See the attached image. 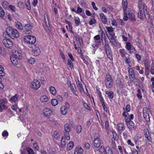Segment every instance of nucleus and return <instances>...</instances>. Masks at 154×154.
<instances>
[{
  "label": "nucleus",
  "mask_w": 154,
  "mask_h": 154,
  "mask_svg": "<svg viewBox=\"0 0 154 154\" xmlns=\"http://www.w3.org/2000/svg\"><path fill=\"white\" fill-rule=\"evenodd\" d=\"M18 97V96L16 94H15V95L13 96L12 97L10 98V102L11 103H12L13 102H16L17 100Z\"/></svg>",
  "instance_id": "7c9ffc66"
},
{
  "label": "nucleus",
  "mask_w": 154,
  "mask_h": 154,
  "mask_svg": "<svg viewBox=\"0 0 154 154\" xmlns=\"http://www.w3.org/2000/svg\"><path fill=\"white\" fill-rule=\"evenodd\" d=\"M118 129L119 131H122L123 130L125 129V128L124 124L122 123L119 124L117 125Z\"/></svg>",
  "instance_id": "cd10ccee"
},
{
  "label": "nucleus",
  "mask_w": 154,
  "mask_h": 154,
  "mask_svg": "<svg viewBox=\"0 0 154 154\" xmlns=\"http://www.w3.org/2000/svg\"><path fill=\"white\" fill-rule=\"evenodd\" d=\"M132 152L133 154H138V151L134 148L132 150Z\"/></svg>",
  "instance_id": "774afa93"
},
{
  "label": "nucleus",
  "mask_w": 154,
  "mask_h": 154,
  "mask_svg": "<svg viewBox=\"0 0 154 154\" xmlns=\"http://www.w3.org/2000/svg\"><path fill=\"white\" fill-rule=\"evenodd\" d=\"M127 125L128 128L129 129L130 131L132 130L134 127V124L132 121H129L127 122Z\"/></svg>",
  "instance_id": "4be33fe9"
},
{
  "label": "nucleus",
  "mask_w": 154,
  "mask_h": 154,
  "mask_svg": "<svg viewBox=\"0 0 154 154\" xmlns=\"http://www.w3.org/2000/svg\"><path fill=\"white\" fill-rule=\"evenodd\" d=\"M100 17L102 22L104 24H106L107 22V20L104 15L103 14H100Z\"/></svg>",
  "instance_id": "393cba45"
},
{
  "label": "nucleus",
  "mask_w": 154,
  "mask_h": 154,
  "mask_svg": "<svg viewBox=\"0 0 154 154\" xmlns=\"http://www.w3.org/2000/svg\"><path fill=\"white\" fill-rule=\"evenodd\" d=\"M57 100L58 101L61 102L63 100V98L60 95H58L57 97Z\"/></svg>",
  "instance_id": "69168bd1"
},
{
  "label": "nucleus",
  "mask_w": 154,
  "mask_h": 154,
  "mask_svg": "<svg viewBox=\"0 0 154 154\" xmlns=\"http://www.w3.org/2000/svg\"><path fill=\"white\" fill-rule=\"evenodd\" d=\"M124 16L123 19L125 21L128 20V18L131 20L132 21H135L136 20L135 16L131 10H124Z\"/></svg>",
  "instance_id": "f03ea898"
},
{
  "label": "nucleus",
  "mask_w": 154,
  "mask_h": 154,
  "mask_svg": "<svg viewBox=\"0 0 154 154\" xmlns=\"http://www.w3.org/2000/svg\"><path fill=\"white\" fill-rule=\"evenodd\" d=\"M125 63L128 65V66L131 67V66L130 63H131V59L129 57H125Z\"/></svg>",
  "instance_id": "c85d7f7f"
},
{
  "label": "nucleus",
  "mask_w": 154,
  "mask_h": 154,
  "mask_svg": "<svg viewBox=\"0 0 154 154\" xmlns=\"http://www.w3.org/2000/svg\"><path fill=\"white\" fill-rule=\"evenodd\" d=\"M40 100L43 102H47L48 100V98L45 95L42 96L40 98Z\"/></svg>",
  "instance_id": "2f4dec72"
},
{
  "label": "nucleus",
  "mask_w": 154,
  "mask_h": 154,
  "mask_svg": "<svg viewBox=\"0 0 154 154\" xmlns=\"http://www.w3.org/2000/svg\"><path fill=\"white\" fill-rule=\"evenodd\" d=\"M107 35L108 37V38L109 40V42L113 39H114V34H109V35L107 34Z\"/></svg>",
  "instance_id": "49530a36"
},
{
  "label": "nucleus",
  "mask_w": 154,
  "mask_h": 154,
  "mask_svg": "<svg viewBox=\"0 0 154 154\" xmlns=\"http://www.w3.org/2000/svg\"><path fill=\"white\" fill-rule=\"evenodd\" d=\"M13 56L19 59H20L21 58V54L18 51H15L14 55Z\"/></svg>",
  "instance_id": "bb28decb"
},
{
  "label": "nucleus",
  "mask_w": 154,
  "mask_h": 154,
  "mask_svg": "<svg viewBox=\"0 0 154 154\" xmlns=\"http://www.w3.org/2000/svg\"><path fill=\"white\" fill-rule=\"evenodd\" d=\"M25 149L27 152L28 154H35L31 148L29 147H26Z\"/></svg>",
  "instance_id": "58836bf2"
},
{
  "label": "nucleus",
  "mask_w": 154,
  "mask_h": 154,
  "mask_svg": "<svg viewBox=\"0 0 154 154\" xmlns=\"http://www.w3.org/2000/svg\"><path fill=\"white\" fill-rule=\"evenodd\" d=\"M144 15L143 10H140L138 13V17L141 19H143V16Z\"/></svg>",
  "instance_id": "e433bc0d"
},
{
  "label": "nucleus",
  "mask_w": 154,
  "mask_h": 154,
  "mask_svg": "<svg viewBox=\"0 0 154 154\" xmlns=\"http://www.w3.org/2000/svg\"><path fill=\"white\" fill-rule=\"evenodd\" d=\"M130 81L133 82L136 85H138L139 84V80L135 77L133 79V80H131Z\"/></svg>",
  "instance_id": "a18cd8bd"
},
{
  "label": "nucleus",
  "mask_w": 154,
  "mask_h": 154,
  "mask_svg": "<svg viewBox=\"0 0 154 154\" xmlns=\"http://www.w3.org/2000/svg\"><path fill=\"white\" fill-rule=\"evenodd\" d=\"M33 48L32 52H33L35 55L38 56L40 54L41 51L39 47L36 46H34Z\"/></svg>",
  "instance_id": "4468645a"
},
{
  "label": "nucleus",
  "mask_w": 154,
  "mask_h": 154,
  "mask_svg": "<svg viewBox=\"0 0 154 154\" xmlns=\"http://www.w3.org/2000/svg\"><path fill=\"white\" fill-rule=\"evenodd\" d=\"M106 28L109 34H112V32L113 31V29L112 28L109 27H106Z\"/></svg>",
  "instance_id": "ea45409f"
},
{
  "label": "nucleus",
  "mask_w": 154,
  "mask_h": 154,
  "mask_svg": "<svg viewBox=\"0 0 154 154\" xmlns=\"http://www.w3.org/2000/svg\"><path fill=\"white\" fill-rule=\"evenodd\" d=\"M2 135L3 137H5L6 136L7 137L8 135V133L6 131L4 130L3 132Z\"/></svg>",
  "instance_id": "052dcab7"
},
{
  "label": "nucleus",
  "mask_w": 154,
  "mask_h": 154,
  "mask_svg": "<svg viewBox=\"0 0 154 154\" xmlns=\"http://www.w3.org/2000/svg\"><path fill=\"white\" fill-rule=\"evenodd\" d=\"M25 42L29 44H33L36 41L35 37L32 35H26L24 38Z\"/></svg>",
  "instance_id": "39448f33"
},
{
  "label": "nucleus",
  "mask_w": 154,
  "mask_h": 154,
  "mask_svg": "<svg viewBox=\"0 0 154 154\" xmlns=\"http://www.w3.org/2000/svg\"><path fill=\"white\" fill-rule=\"evenodd\" d=\"M17 58H16L13 55L10 57V59L12 63L13 64L15 65H17L18 64Z\"/></svg>",
  "instance_id": "5701e85b"
},
{
  "label": "nucleus",
  "mask_w": 154,
  "mask_h": 154,
  "mask_svg": "<svg viewBox=\"0 0 154 154\" xmlns=\"http://www.w3.org/2000/svg\"><path fill=\"white\" fill-rule=\"evenodd\" d=\"M84 146L87 149H89L90 147V144L88 143H84Z\"/></svg>",
  "instance_id": "e2e57ef3"
},
{
  "label": "nucleus",
  "mask_w": 154,
  "mask_h": 154,
  "mask_svg": "<svg viewBox=\"0 0 154 154\" xmlns=\"http://www.w3.org/2000/svg\"><path fill=\"white\" fill-rule=\"evenodd\" d=\"M106 94L107 95L109 99H112L113 97V93L112 91H106Z\"/></svg>",
  "instance_id": "473e14b6"
},
{
  "label": "nucleus",
  "mask_w": 154,
  "mask_h": 154,
  "mask_svg": "<svg viewBox=\"0 0 154 154\" xmlns=\"http://www.w3.org/2000/svg\"><path fill=\"white\" fill-rule=\"evenodd\" d=\"M54 137L56 139H58L60 137V134L57 131H55L54 133Z\"/></svg>",
  "instance_id": "c03bdc74"
},
{
  "label": "nucleus",
  "mask_w": 154,
  "mask_h": 154,
  "mask_svg": "<svg viewBox=\"0 0 154 154\" xmlns=\"http://www.w3.org/2000/svg\"><path fill=\"white\" fill-rule=\"evenodd\" d=\"M74 146V143L72 141L69 142L67 146V149L68 150H70Z\"/></svg>",
  "instance_id": "c756f323"
},
{
  "label": "nucleus",
  "mask_w": 154,
  "mask_h": 154,
  "mask_svg": "<svg viewBox=\"0 0 154 154\" xmlns=\"http://www.w3.org/2000/svg\"><path fill=\"white\" fill-rule=\"evenodd\" d=\"M40 82L36 80H34L31 84V87L34 89L37 90L40 87Z\"/></svg>",
  "instance_id": "9d476101"
},
{
  "label": "nucleus",
  "mask_w": 154,
  "mask_h": 154,
  "mask_svg": "<svg viewBox=\"0 0 154 154\" xmlns=\"http://www.w3.org/2000/svg\"><path fill=\"white\" fill-rule=\"evenodd\" d=\"M119 54L121 55V57L124 58L126 57V55L127 54V53L126 51L124 49H120L119 50Z\"/></svg>",
  "instance_id": "a211bd4d"
},
{
  "label": "nucleus",
  "mask_w": 154,
  "mask_h": 154,
  "mask_svg": "<svg viewBox=\"0 0 154 154\" xmlns=\"http://www.w3.org/2000/svg\"><path fill=\"white\" fill-rule=\"evenodd\" d=\"M44 115L47 118H49L52 113L51 110L48 108H45L43 110Z\"/></svg>",
  "instance_id": "f8f14e48"
},
{
  "label": "nucleus",
  "mask_w": 154,
  "mask_h": 154,
  "mask_svg": "<svg viewBox=\"0 0 154 154\" xmlns=\"http://www.w3.org/2000/svg\"><path fill=\"white\" fill-rule=\"evenodd\" d=\"M109 42L110 43H111L112 45L115 46H116L117 45V43L115 39H113L112 40H111Z\"/></svg>",
  "instance_id": "864d4df0"
},
{
  "label": "nucleus",
  "mask_w": 154,
  "mask_h": 154,
  "mask_svg": "<svg viewBox=\"0 0 154 154\" xmlns=\"http://www.w3.org/2000/svg\"><path fill=\"white\" fill-rule=\"evenodd\" d=\"M25 33L26 34H29L32 33V29L33 28L32 24L28 23L26 24L24 26Z\"/></svg>",
  "instance_id": "1a4fd4ad"
},
{
  "label": "nucleus",
  "mask_w": 154,
  "mask_h": 154,
  "mask_svg": "<svg viewBox=\"0 0 154 154\" xmlns=\"http://www.w3.org/2000/svg\"><path fill=\"white\" fill-rule=\"evenodd\" d=\"M49 90L51 94L53 95H55L56 93V91L54 87L53 86L50 87Z\"/></svg>",
  "instance_id": "c9c22d12"
},
{
  "label": "nucleus",
  "mask_w": 154,
  "mask_h": 154,
  "mask_svg": "<svg viewBox=\"0 0 154 154\" xmlns=\"http://www.w3.org/2000/svg\"><path fill=\"white\" fill-rule=\"evenodd\" d=\"M128 72L130 81L133 80V79L135 77L133 70L132 68H130L129 69Z\"/></svg>",
  "instance_id": "dca6fc26"
},
{
  "label": "nucleus",
  "mask_w": 154,
  "mask_h": 154,
  "mask_svg": "<svg viewBox=\"0 0 154 154\" xmlns=\"http://www.w3.org/2000/svg\"><path fill=\"white\" fill-rule=\"evenodd\" d=\"M5 106L3 103H0V112H2L3 110L5 108Z\"/></svg>",
  "instance_id": "3c124183"
},
{
  "label": "nucleus",
  "mask_w": 154,
  "mask_h": 154,
  "mask_svg": "<svg viewBox=\"0 0 154 154\" xmlns=\"http://www.w3.org/2000/svg\"><path fill=\"white\" fill-rule=\"evenodd\" d=\"M15 26L17 28L20 30H22L23 29V27L22 24L18 21L15 22Z\"/></svg>",
  "instance_id": "b1692460"
},
{
  "label": "nucleus",
  "mask_w": 154,
  "mask_h": 154,
  "mask_svg": "<svg viewBox=\"0 0 154 154\" xmlns=\"http://www.w3.org/2000/svg\"><path fill=\"white\" fill-rule=\"evenodd\" d=\"M2 42L5 46L8 48H11L13 46L12 42L7 38L4 39L3 40Z\"/></svg>",
  "instance_id": "6e6552de"
},
{
  "label": "nucleus",
  "mask_w": 154,
  "mask_h": 154,
  "mask_svg": "<svg viewBox=\"0 0 154 154\" xmlns=\"http://www.w3.org/2000/svg\"><path fill=\"white\" fill-rule=\"evenodd\" d=\"M74 20L75 23L77 26L79 25L80 23V20L79 18L78 17H74Z\"/></svg>",
  "instance_id": "de8ad7c7"
},
{
  "label": "nucleus",
  "mask_w": 154,
  "mask_h": 154,
  "mask_svg": "<svg viewBox=\"0 0 154 154\" xmlns=\"http://www.w3.org/2000/svg\"><path fill=\"white\" fill-rule=\"evenodd\" d=\"M70 89L72 92L75 94V95H76L75 91V85L74 84H72L71 85Z\"/></svg>",
  "instance_id": "4c0bfd02"
},
{
  "label": "nucleus",
  "mask_w": 154,
  "mask_h": 154,
  "mask_svg": "<svg viewBox=\"0 0 154 154\" xmlns=\"http://www.w3.org/2000/svg\"><path fill=\"white\" fill-rule=\"evenodd\" d=\"M131 110V106L129 104H127L126 107V110L127 112H129Z\"/></svg>",
  "instance_id": "338daca9"
},
{
  "label": "nucleus",
  "mask_w": 154,
  "mask_h": 154,
  "mask_svg": "<svg viewBox=\"0 0 154 154\" xmlns=\"http://www.w3.org/2000/svg\"><path fill=\"white\" fill-rule=\"evenodd\" d=\"M77 85L79 90L81 92L84 91L82 85L79 82V81H78V82H77Z\"/></svg>",
  "instance_id": "72a5a7b5"
},
{
  "label": "nucleus",
  "mask_w": 154,
  "mask_h": 154,
  "mask_svg": "<svg viewBox=\"0 0 154 154\" xmlns=\"http://www.w3.org/2000/svg\"><path fill=\"white\" fill-rule=\"evenodd\" d=\"M143 110L144 119L146 121L149 122L150 121L149 113L151 111L150 108H149L144 107L143 108Z\"/></svg>",
  "instance_id": "423d86ee"
},
{
  "label": "nucleus",
  "mask_w": 154,
  "mask_h": 154,
  "mask_svg": "<svg viewBox=\"0 0 154 154\" xmlns=\"http://www.w3.org/2000/svg\"><path fill=\"white\" fill-rule=\"evenodd\" d=\"M105 82L107 88H111L112 87L113 83V80L109 73H107L106 75Z\"/></svg>",
  "instance_id": "7ed1b4c3"
},
{
  "label": "nucleus",
  "mask_w": 154,
  "mask_h": 154,
  "mask_svg": "<svg viewBox=\"0 0 154 154\" xmlns=\"http://www.w3.org/2000/svg\"><path fill=\"white\" fill-rule=\"evenodd\" d=\"M137 93V97L140 98H141L142 96L141 93V91L140 89H138Z\"/></svg>",
  "instance_id": "6e6d98bb"
},
{
  "label": "nucleus",
  "mask_w": 154,
  "mask_h": 154,
  "mask_svg": "<svg viewBox=\"0 0 154 154\" xmlns=\"http://www.w3.org/2000/svg\"><path fill=\"white\" fill-rule=\"evenodd\" d=\"M127 0H123L122 6L123 10H127Z\"/></svg>",
  "instance_id": "f704fd0d"
},
{
  "label": "nucleus",
  "mask_w": 154,
  "mask_h": 154,
  "mask_svg": "<svg viewBox=\"0 0 154 154\" xmlns=\"http://www.w3.org/2000/svg\"><path fill=\"white\" fill-rule=\"evenodd\" d=\"M150 72L152 75H154V63H152L151 64Z\"/></svg>",
  "instance_id": "bf43d9fd"
},
{
  "label": "nucleus",
  "mask_w": 154,
  "mask_h": 154,
  "mask_svg": "<svg viewBox=\"0 0 154 154\" xmlns=\"http://www.w3.org/2000/svg\"><path fill=\"white\" fill-rule=\"evenodd\" d=\"M96 22V20L94 19H92L89 22V24L90 25L95 24Z\"/></svg>",
  "instance_id": "0e129e2a"
},
{
  "label": "nucleus",
  "mask_w": 154,
  "mask_h": 154,
  "mask_svg": "<svg viewBox=\"0 0 154 154\" xmlns=\"http://www.w3.org/2000/svg\"><path fill=\"white\" fill-rule=\"evenodd\" d=\"M52 104L54 106L57 105L58 103V101L56 99H52L51 100Z\"/></svg>",
  "instance_id": "79ce46f5"
},
{
  "label": "nucleus",
  "mask_w": 154,
  "mask_h": 154,
  "mask_svg": "<svg viewBox=\"0 0 154 154\" xmlns=\"http://www.w3.org/2000/svg\"><path fill=\"white\" fill-rule=\"evenodd\" d=\"M6 34L12 39L18 38L19 36V32L18 30L11 27H8L6 29Z\"/></svg>",
  "instance_id": "f257e3e1"
},
{
  "label": "nucleus",
  "mask_w": 154,
  "mask_h": 154,
  "mask_svg": "<svg viewBox=\"0 0 154 154\" xmlns=\"http://www.w3.org/2000/svg\"><path fill=\"white\" fill-rule=\"evenodd\" d=\"M136 51L135 48L132 46V47L128 50L129 51L130 53H132Z\"/></svg>",
  "instance_id": "13d9d810"
},
{
  "label": "nucleus",
  "mask_w": 154,
  "mask_h": 154,
  "mask_svg": "<svg viewBox=\"0 0 154 154\" xmlns=\"http://www.w3.org/2000/svg\"><path fill=\"white\" fill-rule=\"evenodd\" d=\"M70 106L69 103H66L64 105L60 108L61 113L63 115H66L68 109L69 108Z\"/></svg>",
  "instance_id": "0eeeda50"
},
{
  "label": "nucleus",
  "mask_w": 154,
  "mask_h": 154,
  "mask_svg": "<svg viewBox=\"0 0 154 154\" xmlns=\"http://www.w3.org/2000/svg\"><path fill=\"white\" fill-rule=\"evenodd\" d=\"M143 13L146 18L147 20H149V19L150 16L147 13V10H143Z\"/></svg>",
  "instance_id": "37998d69"
},
{
  "label": "nucleus",
  "mask_w": 154,
  "mask_h": 154,
  "mask_svg": "<svg viewBox=\"0 0 154 154\" xmlns=\"http://www.w3.org/2000/svg\"><path fill=\"white\" fill-rule=\"evenodd\" d=\"M116 83L117 85L119 86L121 88H123L124 86L123 83L122 82L120 78H118L116 81Z\"/></svg>",
  "instance_id": "6ab92c4d"
},
{
  "label": "nucleus",
  "mask_w": 154,
  "mask_h": 154,
  "mask_svg": "<svg viewBox=\"0 0 154 154\" xmlns=\"http://www.w3.org/2000/svg\"><path fill=\"white\" fill-rule=\"evenodd\" d=\"M82 130V127L80 125H78L77 126L76 131L78 133H80Z\"/></svg>",
  "instance_id": "5fc2aeb1"
},
{
  "label": "nucleus",
  "mask_w": 154,
  "mask_h": 154,
  "mask_svg": "<svg viewBox=\"0 0 154 154\" xmlns=\"http://www.w3.org/2000/svg\"><path fill=\"white\" fill-rule=\"evenodd\" d=\"M138 7L139 10H147L146 6L142 2V0H139Z\"/></svg>",
  "instance_id": "ddd939ff"
},
{
  "label": "nucleus",
  "mask_w": 154,
  "mask_h": 154,
  "mask_svg": "<svg viewBox=\"0 0 154 154\" xmlns=\"http://www.w3.org/2000/svg\"><path fill=\"white\" fill-rule=\"evenodd\" d=\"M65 134H68L71 131V127L68 124H66L64 125Z\"/></svg>",
  "instance_id": "412c9836"
},
{
  "label": "nucleus",
  "mask_w": 154,
  "mask_h": 154,
  "mask_svg": "<svg viewBox=\"0 0 154 154\" xmlns=\"http://www.w3.org/2000/svg\"><path fill=\"white\" fill-rule=\"evenodd\" d=\"M112 134H113V139L115 140H117L118 139V136L116 134V133L115 132H112Z\"/></svg>",
  "instance_id": "8fccbe9b"
},
{
  "label": "nucleus",
  "mask_w": 154,
  "mask_h": 154,
  "mask_svg": "<svg viewBox=\"0 0 154 154\" xmlns=\"http://www.w3.org/2000/svg\"><path fill=\"white\" fill-rule=\"evenodd\" d=\"M106 154H113L112 149L109 146H106L105 148V152Z\"/></svg>",
  "instance_id": "a878e982"
},
{
  "label": "nucleus",
  "mask_w": 154,
  "mask_h": 154,
  "mask_svg": "<svg viewBox=\"0 0 154 154\" xmlns=\"http://www.w3.org/2000/svg\"><path fill=\"white\" fill-rule=\"evenodd\" d=\"M144 134L147 139L150 142H152V139L151 135L149 132V131L147 128H145L144 130Z\"/></svg>",
  "instance_id": "9b49d317"
},
{
  "label": "nucleus",
  "mask_w": 154,
  "mask_h": 154,
  "mask_svg": "<svg viewBox=\"0 0 154 154\" xmlns=\"http://www.w3.org/2000/svg\"><path fill=\"white\" fill-rule=\"evenodd\" d=\"M83 152V150L81 147L80 146L75 149L74 154H82Z\"/></svg>",
  "instance_id": "aec40b11"
},
{
  "label": "nucleus",
  "mask_w": 154,
  "mask_h": 154,
  "mask_svg": "<svg viewBox=\"0 0 154 154\" xmlns=\"http://www.w3.org/2000/svg\"><path fill=\"white\" fill-rule=\"evenodd\" d=\"M132 45L130 42H126V45L125 46V48L128 51L132 47Z\"/></svg>",
  "instance_id": "a19ab883"
},
{
  "label": "nucleus",
  "mask_w": 154,
  "mask_h": 154,
  "mask_svg": "<svg viewBox=\"0 0 154 154\" xmlns=\"http://www.w3.org/2000/svg\"><path fill=\"white\" fill-rule=\"evenodd\" d=\"M99 151L101 152H105V148L103 146H101L99 148Z\"/></svg>",
  "instance_id": "680f3d73"
},
{
  "label": "nucleus",
  "mask_w": 154,
  "mask_h": 154,
  "mask_svg": "<svg viewBox=\"0 0 154 154\" xmlns=\"http://www.w3.org/2000/svg\"><path fill=\"white\" fill-rule=\"evenodd\" d=\"M100 35H96L94 37V39L95 43L97 44H100L101 43V42L100 40Z\"/></svg>",
  "instance_id": "f3484780"
},
{
  "label": "nucleus",
  "mask_w": 154,
  "mask_h": 154,
  "mask_svg": "<svg viewBox=\"0 0 154 154\" xmlns=\"http://www.w3.org/2000/svg\"><path fill=\"white\" fill-rule=\"evenodd\" d=\"M104 51L108 58L110 60L113 59L111 49L108 44H105L104 46Z\"/></svg>",
  "instance_id": "20e7f679"
},
{
  "label": "nucleus",
  "mask_w": 154,
  "mask_h": 154,
  "mask_svg": "<svg viewBox=\"0 0 154 154\" xmlns=\"http://www.w3.org/2000/svg\"><path fill=\"white\" fill-rule=\"evenodd\" d=\"M65 139V138H62L61 142V146L62 147H64L66 145Z\"/></svg>",
  "instance_id": "603ef678"
},
{
  "label": "nucleus",
  "mask_w": 154,
  "mask_h": 154,
  "mask_svg": "<svg viewBox=\"0 0 154 154\" xmlns=\"http://www.w3.org/2000/svg\"><path fill=\"white\" fill-rule=\"evenodd\" d=\"M68 64L69 67L71 69H72L73 68V63L71 60H68Z\"/></svg>",
  "instance_id": "4d7b16f0"
},
{
  "label": "nucleus",
  "mask_w": 154,
  "mask_h": 154,
  "mask_svg": "<svg viewBox=\"0 0 154 154\" xmlns=\"http://www.w3.org/2000/svg\"><path fill=\"white\" fill-rule=\"evenodd\" d=\"M28 61L31 64H33L35 63V60L34 58L30 57Z\"/></svg>",
  "instance_id": "09e8293b"
},
{
  "label": "nucleus",
  "mask_w": 154,
  "mask_h": 154,
  "mask_svg": "<svg viewBox=\"0 0 154 154\" xmlns=\"http://www.w3.org/2000/svg\"><path fill=\"white\" fill-rule=\"evenodd\" d=\"M94 145L96 148H98L100 146V140L98 138H95L93 141Z\"/></svg>",
  "instance_id": "2eb2a0df"
}]
</instances>
